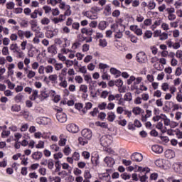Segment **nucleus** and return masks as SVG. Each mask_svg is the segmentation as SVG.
Returning <instances> with one entry per match:
<instances>
[{"instance_id": "1", "label": "nucleus", "mask_w": 182, "mask_h": 182, "mask_svg": "<svg viewBox=\"0 0 182 182\" xmlns=\"http://www.w3.org/2000/svg\"><path fill=\"white\" fill-rule=\"evenodd\" d=\"M113 143V137L110 135H104L100 139V144L102 147H109Z\"/></svg>"}, {"instance_id": "2", "label": "nucleus", "mask_w": 182, "mask_h": 182, "mask_svg": "<svg viewBox=\"0 0 182 182\" xmlns=\"http://www.w3.org/2000/svg\"><path fill=\"white\" fill-rule=\"evenodd\" d=\"M93 11H96V9L92 8L91 10L83 11L82 14L84 16H85L88 19H91L92 21H93L99 18L97 15V12Z\"/></svg>"}, {"instance_id": "3", "label": "nucleus", "mask_w": 182, "mask_h": 182, "mask_svg": "<svg viewBox=\"0 0 182 182\" xmlns=\"http://www.w3.org/2000/svg\"><path fill=\"white\" fill-rule=\"evenodd\" d=\"M131 90H135L136 95H140L143 92H147L149 88L142 82L139 85V87L137 85H132Z\"/></svg>"}, {"instance_id": "4", "label": "nucleus", "mask_w": 182, "mask_h": 182, "mask_svg": "<svg viewBox=\"0 0 182 182\" xmlns=\"http://www.w3.org/2000/svg\"><path fill=\"white\" fill-rule=\"evenodd\" d=\"M166 11L168 14L167 18L169 21H176L177 16L175 14L176 9H174V7H168L166 9Z\"/></svg>"}, {"instance_id": "5", "label": "nucleus", "mask_w": 182, "mask_h": 182, "mask_svg": "<svg viewBox=\"0 0 182 182\" xmlns=\"http://www.w3.org/2000/svg\"><path fill=\"white\" fill-rule=\"evenodd\" d=\"M136 59L139 63H146L147 62V55L143 51L139 52L136 54Z\"/></svg>"}, {"instance_id": "6", "label": "nucleus", "mask_w": 182, "mask_h": 182, "mask_svg": "<svg viewBox=\"0 0 182 182\" xmlns=\"http://www.w3.org/2000/svg\"><path fill=\"white\" fill-rule=\"evenodd\" d=\"M81 136L84 137V139L92 140L93 132H92V130L89 129H84L81 131Z\"/></svg>"}, {"instance_id": "7", "label": "nucleus", "mask_w": 182, "mask_h": 182, "mask_svg": "<svg viewBox=\"0 0 182 182\" xmlns=\"http://www.w3.org/2000/svg\"><path fill=\"white\" fill-rule=\"evenodd\" d=\"M57 120L60 123H65L68 120V116L63 112H58L56 114Z\"/></svg>"}, {"instance_id": "8", "label": "nucleus", "mask_w": 182, "mask_h": 182, "mask_svg": "<svg viewBox=\"0 0 182 182\" xmlns=\"http://www.w3.org/2000/svg\"><path fill=\"white\" fill-rule=\"evenodd\" d=\"M48 96H55V90H43L41 93V97L42 100H45V99H48Z\"/></svg>"}, {"instance_id": "9", "label": "nucleus", "mask_w": 182, "mask_h": 182, "mask_svg": "<svg viewBox=\"0 0 182 182\" xmlns=\"http://www.w3.org/2000/svg\"><path fill=\"white\" fill-rule=\"evenodd\" d=\"M164 126H169L171 129H176V127H178V122L176 121H171L170 119L166 117Z\"/></svg>"}, {"instance_id": "10", "label": "nucleus", "mask_w": 182, "mask_h": 182, "mask_svg": "<svg viewBox=\"0 0 182 182\" xmlns=\"http://www.w3.org/2000/svg\"><path fill=\"white\" fill-rule=\"evenodd\" d=\"M31 29L33 32H36L38 33L39 31H41V27L38 26V21L36 20H31L30 21Z\"/></svg>"}, {"instance_id": "11", "label": "nucleus", "mask_w": 182, "mask_h": 182, "mask_svg": "<svg viewBox=\"0 0 182 182\" xmlns=\"http://www.w3.org/2000/svg\"><path fill=\"white\" fill-rule=\"evenodd\" d=\"M131 160L132 161L140 162L143 161V155L139 152H135L131 155Z\"/></svg>"}, {"instance_id": "12", "label": "nucleus", "mask_w": 182, "mask_h": 182, "mask_svg": "<svg viewBox=\"0 0 182 182\" xmlns=\"http://www.w3.org/2000/svg\"><path fill=\"white\" fill-rule=\"evenodd\" d=\"M67 130L70 133H77L79 132V127L75 124H70L67 126Z\"/></svg>"}, {"instance_id": "13", "label": "nucleus", "mask_w": 182, "mask_h": 182, "mask_svg": "<svg viewBox=\"0 0 182 182\" xmlns=\"http://www.w3.org/2000/svg\"><path fill=\"white\" fill-rule=\"evenodd\" d=\"M59 141H58V146H60V147H63L65 146H66V141H68V139L66 135H65L64 134H61L59 136Z\"/></svg>"}, {"instance_id": "14", "label": "nucleus", "mask_w": 182, "mask_h": 182, "mask_svg": "<svg viewBox=\"0 0 182 182\" xmlns=\"http://www.w3.org/2000/svg\"><path fill=\"white\" fill-rule=\"evenodd\" d=\"M38 15H39V16H42V15H43V11L41 9H35L34 12L30 14V16L31 19H36V18H38Z\"/></svg>"}, {"instance_id": "15", "label": "nucleus", "mask_w": 182, "mask_h": 182, "mask_svg": "<svg viewBox=\"0 0 182 182\" xmlns=\"http://www.w3.org/2000/svg\"><path fill=\"white\" fill-rule=\"evenodd\" d=\"M104 162L107 164V167H113L115 164L114 159L110 156H107L104 159Z\"/></svg>"}, {"instance_id": "16", "label": "nucleus", "mask_w": 182, "mask_h": 182, "mask_svg": "<svg viewBox=\"0 0 182 182\" xmlns=\"http://www.w3.org/2000/svg\"><path fill=\"white\" fill-rule=\"evenodd\" d=\"M166 119H167V115L165 114H160V115H156L153 117L152 120L153 122H159V120L164 121V124L166 122Z\"/></svg>"}, {"instance_id": "17", "label": "nucleus", "mask_w": 182, "mask_h": 182, "mask_svg": "<svg viewBox=\"0 0 182 182\" xmlns=\"http://www.w3.org/2000/svg\"><path fill=\"white\" fill-rule=\"evenodd\" d=\"M37 123L38 124H44V125L49 124V123H50V119L45 117H43L41 118H38Z\"/></svg>"}, {"instance_id": "18", "label": "nucleus", "mask_w": 182, "mask_h": 182, "mask_svg": "<svg viewBox=\"0 0 182 182\" xmlns=\"http://www.w3.org/2000/svg\"><path fill=\"white\" fill-rule=\"evenodd\" d=\"M132 113L135 116H140L141 114H144V109L140 108V107H134L132 108Z\"/></svg>"}, {"instance_id": "19", "label": "nucleus", "mask_w": 182, "mask_h": 182, "mask_svg": "<svg viewBox=\"0 0 182 182\" xmlns=\"http://www.w3.org/2000/svg\"><path fill=\"white\" fill-rule=\"evenodd\" d=\"M65 19H66V17H65V15L61 14L58 17H55L53 18V22L55 24L61 23V22H64Z\"/></svg>"}, {"instance_id": "20", "label": "nucleus", "mask_w": 182, "mask_h": 182, "mask_svg": "<svg viewBox=\"0 0 182 182\" xmlns=\"http://www.w3.org/2000/svg\"><path fill=\"white\" fill-rule=\"evenodd\" d=\"M161 23H163V19H161V18L156 19L154 23L151 26V29L152 31H154V29H157L158 26H160V25H161Z\"/></svg>"}, {"instance_id": "21", "label": "nucleus", "mask_w": 182, "mask_h": 182, "mask_svg": "<svg viewBox=\"0 0 182 182\" xmlns=\"http://www.w3.org/2000/svg\"><path fill=\"white\" fill-rule=\"evenodd\" d=\"M43 156V154H42V152L41 151H36L33 153L31 155L32 159L33 160H36V161H38V160H41V159H42Z\"/></svg>"}, {"instance_id": "22", "label": "nucleus", "mask_w": 182, "mask_h": 182, "mask_svg": "<svg viewBox=\"0 0 182 182\" xmlns=\"http://www.w3.org/2000/svg\"><path fill=\"white\" fill-rule=\"evenodd\" d=\"M173 168L176 173L182 174V164L176 163L173 165Z\"/></svg>"}, {"instance_id": "23", "label": "nucleus", "mask_w": 182, "mask_h": 182, "mask_svg": "<svg viewBox=\"0 0 182 182\" xmlns=\"http://www.w3.org/2000/svg\"><path fill=\"white\" fill-rule=\"evenodd\" d=\"M92 106H93V105L92 104V102L85 103V107L81 111V114L82 115L86 114V113H87V110H90V109H92Z\"/></svg>"}, {"instance_id": "24", "label": "nucleus", "mask_w": 182, "mask_h": 182, "mask_svg": "<svg viewBox=\"0 0 182 182\" xmlns=\"http://www.w3.org/2000/svg\"><path fill=\"white\" fill-rule=\"evenodd\" d=\"M152 151L157 154H161L163 152V146L159 145H154L151 147Z\"/></svg>"}, {"instance_id": "25", "label": "nucleus", "mask_w": 182, "mask_h": 182, "mask_svg": "<svg viewBox=\"0 0 182 182\" xmlns=\"http://www.w3.org/2000/svg\"><path fill=\"white\" fill-rule=\"evenodd\" d=\"M114 36L115 42H119V39H122V38H123V31L118 30V31L114 33Z\"/></svg>"}, {"instance_id": "26", "label": "nucleus", "mask_w": 182, "mask_h": 182, "mask_svg": "<svg viewBox=\"0 0 182 182\" xmlns=\"http://www.w3.org/2000/svg\"><path fill=\"white\" fill-rule=\"evenodd\" d=\"M174 156H176V154H174V151L171 149H167L165 151V157L166 159H173Z\"/></svg>"}, {"instance_id": "27", "label": "nucleus", "mask_w": 182, "mask_h": 182, "mask_svg": "<svg viewBox=\"0 0 182 182\" xmlns=\"http://www.w3.org/2000/svg\"><path fill=\"white\" fill-rule=\"evenodd\" d=\"M104 13L107 16L112 15V5L107 4L104 9Z\"/></svg>"}, {"instance_id": "28", "label": "nucleus", "mask_w": 182, "mask_h": 182, "mask_svg": "<svg viewBox=\"0 0 182 182\" xmlns=\"http://www.w3.org/2000/svg\"><path fill=\"white\" fill-rule=\"evenodd\" d=\"M149 117H151V110L150 109H147L146 111V114L141 116V121L144 122H147V119H149Z\"/></svg>"}, {"instance_id": "29", "label": "nucleus", "mask_w": 182, "mask_h": 182, "mask_svg": "<svg viewBox=\"0 0 182 182\" xmlns=\"http://www.w3.org/2000/svg\"><path fill=\"white\" fill-rule=\"evenodd\" d=\"M89 140L83 136H80L78 138V142L79 144H80V146H86V144H87L89 143Z\"/></svg>"}, {"instance_id": "30", "label": "nucleus", "mask_w": 182, "mask_h": 182, "mask_svg": "<svg viewBox=\"0 0 182 182\" xmlns=\"http://www.w3.org/2000/svg\"><path fill=\"white\" fill-rule=\"evenodd\" d=\"M48 53H50L51 55H56L58 53V50H56V46L52 45L47 49Z\"/></svg>"}, {"instance_id": "31", "label": "nucleus", "mask_w": 182, "mask_h": 182, "mask_svg": "<svg viewBox=\"0 0 182 182\" xmlns=\"http://www.w3.org/2000/svg\"><path fill=\"white\" fill-rule=\"evenodd\" d=\"M119 97H120V94H116L115 95L109 93L108 95V101L113 102V100H118Z\"/></svg>"}, {"instance_id": "32", "label": "nucleus", "mask_w": 182, "mask_h": 182, "mask_svg": "<svg viewBox=\"0 0 182 182\" xmlns=\"http://www.w3.org/2000/svg\"><path fill=\"white\" fill-rule=\"evenodd\" d=\"M116 119V114L113 112H109L107 113V120L108 122H114V119Z\"/></svg>"}, {"instance_id": "33", "label": "nucleus", "mask_w": 182, "mask_h": 182, "mask_svg": "<svg viewBox=\"0 0 182 182\" xmlns=\"http://www.w3.org/2000/svg\"><path fill=\"white\" fill-rule=\"evenodd\" d=\"M25 96L22 95L21 93H18L16 96L14 97V100L16 103H21L23 100H24Z\"/></svg>"}, {"instance_id": "34", "label": "nucleus", "mask_w": 182, "mask_h": 182, "mask_svg": "<svg viewBox=\"0 0 182 182\" xmlns=\"http://www.w3.org/2000/svg\"><path fill=\"white\" fill-rule=\"evenodd\" d=\"M63 153H64L65 156H70L72 154V149L69 145H67L63 149Z\"/></svg>"}, {"instance_id": "35", "label": "nucleus", "mask_w": 182, "mask_h": 182, "mask_svg": "<svg viewBox=\"0 0 182 182\" xmlns=\"http://www.w3.org/2000/svg\"><path fill=\"white\" fill-rule=\"evenodd\" d=\"M63 157V153H62V152H57L53 154L54 160L57 161L56 164H58V163H59V161H58V160H60V159H62Z\"/></svg>"}, {"instance_id": "36", "label": "nucleus", "mask_w": 182, "mask_h": 182, "mask_svg": "<svg viewBox=\"0 0 182 182\" xmlns=\"http://www.w3.org/2000/svg\"><path fill=\"white\" fill-rule=\"evenodd\" d=\"M15 55H16V58L18 59H22L25 58V53L21 49H18L16 52L14 53Z\"/></svg>"}, {"instance_id": "37", "label": "nucleus", "mask_w": 182, "mask_h": 182, "mask_svg": "<svg viewBox=\"0 0 182 182\" xmlns=\"http://www.w3.org/2000/svg\"><path fill=\"white\" fill-rule=\"evenodd\" d=\"M9 49L13 53H14L15 52L19 50V46H18V43H12L10 45Z\"/></svg>"}, {"instance_id": "38", "label": "nucleus", "mask_w": 182, "mask_h": 182, "mask_svg": "<svg viewBox=\"0 0 182 182\" xmlns=\"http://www.w3.org/2000/svg\"><path fill=\"white\" fill-rule=\"evenodd\" d=\"M50 150L56 153L60 150V147H59V145H58V144H53L50 145Z\"/></svg>"}, {"instance_id": "39", "label": "nucleus", "mask_w": 182, "mask_h": 182, "mask_svg": "<svg viewBox=\"0 0 182 182\" xmlns=\"http://www.w3.org/2000/svg\"><path fill=\"white\" fill-rule=\"evenodd\" d=\"M31 96L30 97L31 100H36V99H38V95L39 93V91H38V90H33V91H31Z\"/></svg>"}, {"instance_id": "40", "label": "nucleus", "mask_w": 182, "mask_h": 182, "mask_svg": "<svg viewBox=\"0 0 182 182\" xmlns=\"http://www.w3.org/2000/svg\"><path fill=\"white\" fill-rule=\"evenodd\" d=\"M109 72L112 75H115V76H120L122 75V72L114 68H111Z\"/></svg>"}, {"instance_id": "41", "label": "nucleus", "mask_w": 182, "mask_h": 182, "mask_svg": "<svg viewBox=\"0 0 182 182\" xmlns=\"http://www.w3.org/2000/svg\"><path fill=\"white\" fill-rule=\"evenodd\" d=\"M91 161L94 166H98L99 164V155L96 154L95 156H92Z\"/></svg>"}, {"instance_id": "42", "label": "nucleus", "mask_w": 182, "mask_h": 182, "mask_svg": "<svg viewBox=\"0 0 182 182\" xmlns=\"http://www.w3.org/2000/svg\"><path fill=\"white\" fill-rule=\"evenodd\" d=\"M98 28L101 31H105L106 28H107V23L105 21H100L99 23Z\"/></svg>"}, {"instance_id": "43", "label": "nucleus", "mask_w": 182, "mask_h": 182, "mask_svg": "<svg viewBox=\"0 0 182 182\" xmlns=\"http://www.w3.org/2000/svg\"><path fill=\"white\" fill-rule=\"evenodd\" d=\"M29 124L28 123H23L21 125L20 132H21L22 133L27 132Z\"/></svg>"}, {"instance_id": "44", "label": "nucleus", "mask_w": 182, "mask_h": 182, "mask_svg": "<svg viewBox=\"0 0 182 182\" xmlns=\"http://www.w3.org/2000/svg\"><path fill=\"white\" fill-rule=\"evenodd\" d=\"M99 93H100V91L99 90L97 91H96L95 90H91L90 96L93 99H97V96H99Z\"/></svg>"}, {"instance_id": "45", "label": "nucleus", "mask_w": 182, "mask_h": 182, "mask_svg": "<svg viewBox=\"0 0 182 182\" xmlns=\"http://www.w3.org/2000/svg\"><path fill=\"white\" fill-rule=\"evenodd\" d=\"M95 126H97L99 127H102L103 129H107V127H109V124L107 122H96Z\"/></svg>"}, {"instance_id": "46", "label": "nucleus", "mask_w": 182, "mask_h": 182, "mask_svg": "<svg viewBox=\"0 0 182 182\" xmlns=\"http://www.w3.org/2000/svg\"><path fill=\"white\" fill-rule=\"evenodd\" d=\"M124 100L127 102H132V100H133V95H132L130 92H127L124 95Z\"/></svg>"}, {"instance_id": "47", "label": "nucleus", "mask_w": 182, "mask_h": 182, "mask_svg": "<svg viewBox=\"0 0 182 182\" xmlns=\"http://www.w3.org/2000/svg\"><path fill=\"white\" fill-rule=\"evenodd\" d=\"M60 2H62V0H47V4H50L52 6H56Z\"/></svg>"}, {"instance_id": "48", "label": "nucleus", "mask_w": 182, "mask_h": 182, "mask_svg": "<svg viewBox=\"0 0 182 182\" xmlns=\"http://www.w3.org/2000/svg\"><path fill=\"white\" fill-rule=\"evenodd\" d=\"M81 32L85 35L91 36L93 33V30L87 29V28H83L81 29Z\"/></svg>"}, {"instance_id": "49", "label": "nucleus", "mask_w": 182, "mask_h": 182, "mask_svg": "<svg viewBox=\"0 0 182 182\" xmlns=\"http://www.w3.org/2000/svg\"><path fill=\"white\" fill-rule=\"evenodd\" d=\"M156 2H154V0H150L148 3V9H150V11L156 8Z\"/></svg>"}, {"instance_id": "50", "label": "nucleus", "mask_w": 182, "mask_h": 182, "mask_svg": "<svg viewBox=\"0 0 182 182\" xmlns=\"http://www.w3.org/2000/svg\"><path fill=\"white\" fill-rule=\"evenodd\" d=\"M153 36L151 31H146L144 34V39H150Z\"/></svg>"}, {"instance_id": "51", "label": "nucleus", "mask_w": 182, "mask_h": 182, "mask_svg": "<svg viewBox=\"0 0 182 182\" xmlns=\"http://www.w3.org/2000/svg\"><path fill=\"white\" fill-rule=\"evenodd\" d=\"M98 68L99 69H100V70H105V69H109V68H110V66H109V65L103 63H100L98 65Z\"/></svg>"}, {"instance_id": "52", "label": "nucleus", "mask_w": 182, "mask_h": 182, "mask_svg": "<svg viewBox=\"0 0 182 182\" xmlns=\"http://www.w3.org/2000/svg\"><path fill=\"white\" fill-rule=\"evenodd\" d=\"M1 53L3 56H8L9 55V48L6 46H4L1 49Z\"/></svg>"}, {"instance_id": "53", "label": "nucleus", "mask_w": 182, "mask_h": 182, "mask_svg": "<svg viewBox=\"0 0 182 182\" xmlns=\"http://www.w3.org/2000/svg\"><path fill=\"white\" fill-rule=\"evenodd\" d=\"M5 83L7 84L8 87L11 90H14V89H15V84L12 82H11V80H6Z\"/></svg>"}, {"instance_id": "54", "label": "nucleus", "mask_w": 182, "mask_h": 182, "mask_svg": "<svg viewBox=\"0 0 182 182\" xmlns=\"http://www.w3.org/2000/svg\"><path fill=\"white\" fill-rule=\"evenodd\" d=\"M36 75V73L32 70H29L27 73V77L28 79H32L33 77H35Z\"/></svg>"}, {"instance_id": "55", "label": "nucleus", "mask_w": 182, "mask_h": 182, "mask_svg": "<svg viewBox=\"0 0 182 182\" xmlns=\"http://www.w3.org/2000/svg\"><path fill=\"white\" fill-rule=\"evenodd\" d=\"M20 46H21V50H26V46H28V41L24 40L21 41Z\"/></svg>"}, {"instance_id": "56", "label": "nucleus", "mask_w": 182, "mask_h": 182, "mask_svg": "<svg viewBox=\"0 0 182 182\" xmlns=\"http://www.w3.org/2000/svg\"><path fill=\"white\" fill-rule=\"evenodd\" d=\"M111 29H112V31L115 33V32H117L119 31H120L119 29V24L118 23H113L111 25Z\"/></svg>"}, {"instance_id": "57", "label": "nucleus", "mask_w": 182, "mask_h": 182, "mask_svg": "<svg viewBox=\"0 0 182 182\" xmlns=\"http://www.w3.org/2000/svg\"><path fill=\"white\" fill-rule=\"evenodd\" d=\"M161 28L163 31H170V26L167 23H164L162 21L161 24Z\"/></svg>"}, {"instance_id": "58", "label": "nucleus", "mask_w": 182, "mask_h": 182, "mask_svg": "<svg viewBox=\"0 0 182 182\" xmlns=\"http://www.w3.org/2000/svg\"><path fill=\"white\" fill-rule=\"evenodd\" d=\"M36 149H45V141L40 140L36 145Z\"/></svg>"}, {"instance_id": "59", "label": "nucleus", "mask_w": 182, "mask_h": 182, "mask_svg": "<svg viewBox=\"0 0 182 182\" xmlns=\"http://www.w3.org/2000/svg\"><path fill=\"white\" fill-rule=\"evenodd\" d=\"M21 160V164H22V166H28V160H29L28 157H25V155H23Z\"/></svg>"}, {"instance_id": "60", "label": "nucleus", "mask_w": 182, "mask_h": 182, "mask_svg": "<svg viewBox=\"0 0 182 182\" xmlns=\"http://www.w3.org/2000/svg\"><path fill=\"white\" fill-rule=\"evenodd\" d=\"M110 95V92L107 90H103L100 94L101 99H106L107 96Z\"/></svg>"}, {"instance_id": "61", "label": "nucleus", "mask_w": 182, "mask_h": 182, "mask_svg": "<svg viewBox=\"0 0 182 182\" xmlns=\"http://www.w3.org/2000/svg\"><path fill=\"white\" fill-rule=\"evenodd\" d=\"M11 112H21V105H14L11 108Z\"/></svg>"}, {"instance_id": "62", "label": "nucleus", "mask_w": 182, "mask_h": 182, "mask_svg": "<svg viewBox=\"0 0 182 182\" xmlns=\"http://www.w3.org/2000/svg\"><path fill=\"white\" fill-rule=\"evenodd\" d=\"M46 73H52L53 72V67L52 65H47L45 67Z\"/></svg>"}, {"instance_id": "63", "label": "nucleus", "mask_w": 182, "mask_h": 182, "mask_svg": "<svg viewBox=\"0 0 182 182\" xmlns=\"http://www.w3.org/2000/svg\"><path fill=\"white\" fill-rule=\"evenodd\" d=\"M175 56L177 58V59H180L182 62V50H177Z\"/></svg>"}, {"instance_id": "64", "label": "nucleus", "mask_w": 182, "mask_h": 182, "mask_svg": "<svg viewBox=\"0 0 182 182\" xmlns=\"http://www.w3.org/2000/svg\"><path fill=\"white\" fill-rule=\"evenodd\" d=\"M175 134L177 139H182V132L180 131V129H175Z\"/></svg>"}]
</instances>
